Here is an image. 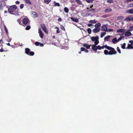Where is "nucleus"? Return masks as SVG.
<instances>
[{
    "label": "nucleus",
    "instance_id": "2",
    "mask_svg": "<svg viewBox=\"0 0 133 133\" xmlns=\"http://www.w3.org/2000/svg\"><path fill=\"white\" fill-rule=\"evenodd\" d=\"M110 49L109 50L110 51L109 52L107 50H105L104 51V53L105 55H116L117 54V52L114 48L110 46Z\"/></svg>",
    "mask_w": 133,
    "mask_h": 133
},
{
    "label": "nucleus",
    "instance_id": "21",
    "mask_svg": "<svg viewBox=\"0 0 133 133\" xmlns=\"http://www.w3.org/2000/svg\"><path fill=\"white\" fill-rule=\"evenodd\" d=\"M126 12L128 13L133 14V9L127 10L126 11Z\"/></svg>",
    "mask_w": 133,
    "mask_h": 133
},
{
    "label": "nucleus",
    "instance_id": "37",
    "mask_svg": "<svg viewBox=\"0 0 133 133\" xmlns=\"http://www.w3.org/2000/svg\"><path fill=\"white\" fill-rule=\"evenodd\" d=\"M89 22L90 23H96V22L95 21V20H90L89 21Z\"/></svg>",
    "mask_w": 133,
    "mask_h": 133
},
{
    "label": "nucleus",
    "instance_id": "64",
    "mask_svg": "<svg viewBox=\"0 0 133 133\" xmlns=\"http://www.w3.org/2000/svg\"><path fill=\"white\" fill-rule=\"evenodd\" d=\"M81 51H79V52H78V53H79V54H81Z\"/></svg>",
    "mask_w": 133,
    "mask_h": 133
},
{
    "label": "nucleus",
    "instance_id": "16",
    "mask_svg": "<svg viewBox=\"0 0 133 133\" xmlns=\"http://www.w3.org/2000/svg\"><path fill=\"white\" fill-rule=\"evenodd\" d=\"M95 9H94L91 8V9H90V8L88 7H87V12H92L93 11H95Z\"/></svg>",
    "mask_w": 133,
    "mask_h": 133
},
{
    "label": "nucleus",
    "instance_id": "53",
    "mask_svg": "<svg viewBox=\"0 0 133 133\" xmlns=\"http://www.w3.org/2000/svg\"><path fill=\"white\" fill-rule=\"evenodd\" d=\"M39 45L40 46L43 47V46L44 45L43 44L41 43H40Z\"/></svg>",
    "mask_w": 133,
    "mask_h": 133
},
{
    "label": "nucleus",
    "instance_id": "23",
    "mask_svg": "<svg viewBox=\"0 0 133 133\" xmlns=\"http://www.w3.org/2000/svg\"><path fill=\"white\" fill-rule=\"evenodd\" d=\"M25 3L29 5H31V3L30 0H24Z\"/></svg>",
    "mask_w": 133,
    "mask_h": 133
},
{
    "label": "nucleus",
    "instance_id": "33",
    "mask_svg": "<svg viewBox=\"0 0 133 133\" xmlns=\"http://www.w3.org/2000/svg\"><path fill=\"white\" fill-rule=\"evenodd\" d=\"M87 31L88 32L89 34H91V30L90 28H88L87 29Z\"/></svg>",
    "mask_w": 133,
    "mask_h": 133
},
{
    "label": "nucleus",
    "instance_id": "55",
    "mask_svg": "<svg viewBox=\"0 0 133 133\" xmlns=\"http://www.w3.org/2000/svg\"><path fill=\"white\" fill-rule=\"evenodd\" d=\"M58 20L59 21H61L62 20V19L61 18H58Z\"/></svg>",
    "mask_w": 133,
    "mask_h": 133
},
{
    "label": "nucleus",
    "instance_id": "12",
    "mask_svg": "<svg viewBox=\"0 0 133 133\" xmlns=\"http://www.w3.org/2000/svg\"><path fill=\"white\" fill-rule=\"evenodd\" d=\"M128 29L127 30V32H125V36H129L131 35V32Z\"/></svg>",
    "mask_w": 133,
    "mask_h": 133
},
{
    "label": "nucleus",
    "instance_id": "57",
    "mask_svg": "<svg viewBox=\"0 0 133 133\" xmlns=\"http://www.w3.org/2000/svg\"><path fill=\"white\" fill-rule=\"evenodd\" d=\"M84 51L85 52H86V53H88V50H87V49H85V50H84Z\"/></svg>",
    "mask_w": 133,
    "mask_h": 133
},
{
    "label": "nucleus",
    "instance_id": "39",
    "mask_svg": "<svg viewBox=\"0 0 133 133\" xmlns=\"http://www.w3.org/2000/svg\"><path fill=\"white\" fill-rule=\"evenodd\" d=\"M31 28V27L30 26H27L25 28V29L26 30H29Z\"/></svg>",
    "mask_w": 133,
    "mask_h": 133
},
{
    "label": "nucleus",
    "instance_id": "38",
    "mask_svg": "<svg viewBox=\"0 0 133 133\" xmlns=\"http://www.w3.org/2000/svg\"><path fill=\"white\" fill-rule=\"evenodd\" d=\"M117 51L119 53V54H121V51L118 47H117Z\"/></svg>",
    "mask_w": 133,
    "mask_h": 133
},
{
    "label": "nucleus",
    "instance_id": "30",
    "mask_svg": "<svg viewBox=\"0 0 133 133\" xmlns=\"http://www.w3.org/2000/svg\"><path fill=\"white\" fill-rule=\"evenodd\" d=\"M106 34V32H102L101 34L100 37L101 38L103 37Z\"/></svg>",
    "mask_w": 133,
    "mask_h": 133
},
{
    "label": "nucleus",
    "instance_id": "10",
    "mask_svg": "<svg viewBox=\"0 0 133 133\" xmlns=\"http://www.w3.org/2000/svg\"><path fill=\"white\" fill-rule=\"evenodd\" d=\"M100 30V28H95L92 31L94 33H96L97 32H99Z\"/></svg>",
    "mask_w": 133,
    "mask_h": 133
},
{
    "label": "nucleus",
    "instance_id": "4",
    "mask_svg": "<svg viewBox=\"0 0 133 133\" xmlns=\"http://www.w3.org/2000/svg\"><path fill=\"white\" fill-rule=\"evenodd\" d=\"M25 53L26 54L30 56H33L34 54V52L33 51H30V49L28 48L25 49Z\"/></svg>",
    "mask_w": 133,
    "mask_h": 133
},
{
    "label": "nucleus",
    "instance_id": "47",
    "mask_svg": "<svg viewBox=\"0 0 133 133\" xmlns=\"http://www.w3.org/2000/svg\"><path fill=\"white\" fill-rule=\"evenodd\" d=\"M85 49L83 47H81V51H84Z\"/></svg>",
    "mask_w": 133,
    "mask_h": 133
},
{
    "label": "nucleus",
    "instance_id": "44",
    "mask_svg": "<svg viewBox=\"0 0 133 133\" xmlns=\"http://www.w3.org/2000/svg\"><path fill=\"white\" fill-rule=\"evenodd\" d=\"M124 18V17L123 16H120L118 17L117 18L118 19H121Z\"/></svg>",
    "mask_w": 133,
    "mask_h": 133
},
{
    "label": "nucleus",
    "instance_id": "56",
    "mask_svg": "<svg viewBox=\"0 0 133 133\" xmlns=\"http://www.w3.org/2000/svg\"><path fill=\"white\" fill-rule=\"evenodd\" d=\"M20 3V2L19 1H17L16 2V4H19Z\"/></svg>",
    "mask_w": 133,
    "mask_h": 133
},
{
    "label": "nucleus",
    "instance_id": "8",
    "mask_svg": "<svg viewBox=\"0 0 133 133\" xmlns=\"http://www.w3.org/2000/svg\"><path fill=\"white\" fill-rule=\"evenodd\" d=\"M29 19L27 18H24L22 20V22L24 25L27 24L29 22Z\"/></svg>",
    "mask_w": 133,
    "mask_h": 133
},
{
    "label": "nucleus",
    "instance_id": "19",
    "mask_svg": "<svg viewBox=\"0 0 133 133\" xmlns=\"http://www.w3.org/2000/svg\"><path fill=\"white\" fill-rule=\"evenodd\" d=\"M112 42L113 43L115 44L117 42H118V40H117L116 38L115 37L112 39Z\"/></svg>",
    "mask_w": 133,
    "mask_h": 133
},
{
    "label": "nucleus",
    "instance_id": "61",
    "mask_svg": "<svg viewBox=\"0 0 133 133\" xmlns=\"http://www.w3.org/2000/svg\"><path fill=\"white\" fill-rule=\"evenodd\" d=\"M93 7V5H90V8H92Z\"/></svg>",
    "mask_w": 133,
    "mask_h": 133
},
{
    "label": "nucleus",
    "instance_id": "35",
    "mask_svg": "<svg viewBox=\"0 0 133 133\" xmlns=\"http://www.w3.org/2000/svg\"><path fill=\"white\" fill-rule=\"evenodd\" d=\"M124 37V36H121L118 39V42L119 41L121 40Z\"/></svg>",
    "mask_w": 133,
    "mask_h": 133
},
{
    "label": "nucleus",
    "instance_id": "50",
    "mask_svg": "<svg viewBox=\"0 0 133 133\" xmlns=\"http://www.w3.org/2000/svg\"><path fill=\"white\" fill-rule=\"evenodd\" d=\"M125 1L126 3H128L129 2H131L132 1H133V0H125Z\"/></svg>",
    "mask_w": 133,
    "mask_h": 133
},
{
    "label": "nucleus",
    "instance_id": "32",
    "mask_svg": "<svg viewBox=\"0 0 133 133\" xmlns=\"http://www.w3.org/2000/svg\"><path fill=\"white\" fill-rule=\"evenodd\" d=\"M55 28L57 29V30H56V33L57 34L59 33L60 32V31H59V28L57 26H56L55 27Z\"/></svg>",
    "mask_w": 133,
    "mask_h": 133
},
{
    "label": "nucleus",
    "instance_id": "31",
    "mask_svg": "<svg viewBox=\"0 0 133 133\" xmlns=\"http://www.w3.org/2000/svg\"><path fill=\"white\" fill-rule=\"evenodd\" d=\"M75 1L78 4L81 5L82 4L81 1L80 0H75Z\"/></svg>",
    "mask_w": 133,
    "mask_h": 133
},
{
    "label": "nucleus",
    "instance_id": "17",
    "mask_svg": "<svg viewBox=\"0 0 133 133\" xmlns=\"http://www.w3.org/2000/svg\"><path fill=\"white\" fill-rule=\"evenodd\" d=\"M132 45L131 44L128 43L127 47L126 48V49H132Z\"/></svg>",
    "mask_w": 133,
    "mask_h": 133
},
{
    "label": "nucleus",
    "instance_id": "11",
    "mask_svg": "<svg viewBox=\"0 0 133 133\" xmlns=\"http://www.w3.org/2000/svg\"><path fill=\"white\" fill-rule=\"evenodd\" d=\"M38 33L40 37L42 38L43 37V34L41 30V28H39L38 29Z\"/></svg>",
    "mask_w": 133,
    "mask_h": 133
},
{
    "label": "nucleus",
    "instance_id": "63",
    "mask_svg": "<svg viewBox=\"0 0 133 133\" xmlns=\"http://www.w3.org/2000/svg\"><path fill=\"white\" fill-rule=\"evenodd\" d=\"M4 12L5 13H7V11L6 10H5Z\"/></svg>",
    "mask_w": 133,
    "mask_h": 133
},
{
    "label": "nucleus",
    "instance_id": "62",
    "mask_svg": "<svg viewBox=\"0 0 133 133\" xmlns=\"http://www.w3.org/2000/svg\"><path fill=\"white\" fill-rule=\"evenodd\" d=\"M6 44L8 46H10V44L9 43H7Z\"/></svg>",
    "mask_w": 133,
    "mask_h": 133
},
{
    "label": "nucleus",
    "instance_id": "1",
    "mask_svg": "<svg viewBox=\"0 0 133 133\" xmlns=\"http://www.w3.org/2000/svg\"><path fill=\"white\" fill-rule=\"evenodd\" d=\"M17 8V6L16 5H12L10 6L8 8V12L11 14H17L18 13V11H16V10Z\"/></svg>",
    "mask_w": 133,
    "mask_h": 133
},
{
    "label": "nucleus",
    "instance_id": "20",
    "mask_svg": "<svg viewBox=\"0 0 133 133\" xmlns=\"http://www.w3.org/2000/svg\"><path fill=\"white\" fill-rule=\"evenodd\" d=\"M83 46L86 48L87 49H89L90 48V45H88L86 43H84L83 44Z\"/></svg>",
    "mask_w": 133,
    "mask_h": 133
},
{
    "label": "nucleus",
    "instance_id": "28",
    "mask_svg": "<svg viewBox=\"0 0 133 133\" xmlns=\"http://www.w3.org/2000/svg\"><path fill=\"white\" fill-rule=\"evenodd\" d=\"M51 1V0H44V2L47 4H48Z\"/></svg>",
    "mask_w": 133,
    "mask_h": 133
},
{
    "label": "nucleus",
    "instance_id": "13",
    "mask_svg": "<svg viewBox=\"0 0 133 133\" xmlns=\"http://www.w3.org/2000/svg\"><path fill=\"white\" fill-rule=\"evenodd\" d=\"M125 31V29H118L117 30V33H119L121 32L124 33Z\"/></svg>",
    "mask_w": 133,
    "mask_h": 133
},
{
    "label": "nucleus",
    "instance_id": "49",
    "mask_svg": "<svg viewBox=\"0 0 133 133\" xmlns=\"http://www.w3.org/2000/svg\"><path fill=\"white\" fill-rule=\"evenodd\" d=\"M107 2L108 3H111L113 2V1L112 0H108Z\"/></svg>",
    "mask_w": 133,
    "mask_h": 133
},
{
    "label": "nucleus",
    "instance_id": "42",
    "mask_svg": "<svg viewBox=\"0 0 133 133\" xmlns=\"http://www.w3.org/2000/svg\"><path fill=\"white\" fill-rule=\"evenodd\" d=\"M94 0H86V1L88 3H92Z\"/></svg>",
    "mask_w": 133,
    "mask_h": 133
},
{
    "label": "nucleus",
    "instance_id": "7",
    "mask_svg": "<svg viewBox=\"0 0 133 133\" xmlns=\"http://www.w3.org/2000/svg\"><path fill=\"white\" fill-rule=\"evenodd\" d=\"M125 20L127 22L132 21L133 20V16H128L126 18Z\"/></svg>",
    "mask_w": 133,
    "mask_h": 133
},
{
    "label": "nucleus",
    "instance_id": "24",
    "mask_svg": "<svg viewBox=\"0 0 133 133\" xmlns=\"http://www.w3.org/2000/svg\"><path fill=\"white\" fill-rule=\"evenodd\" d=\"M101 23H98L95 25V26L96 28H100L99 27L101 26Z\"/></svg>",
    "mask_w": 133,
    "mask_h": 133
},
{
    "label": "nucleus",
    "instance_id": "22",
    "mask_svg": "<svg viewBox=\"0 0 133 133\" xmlns=\"http://www.w3.org/2000/svg\"><path fill=\"white\" fill-rule=\"evenodd\" d=\"M71 20L73 21L77 22L78 21V19L76 18H75L74 17H71L70 18Z\"/></svg>",
    "mask_w": 133,
    "mask_h": 133
},
{
    "label": "nucleus",
    "instance_id": "45",
    "mask_svg": "<svg viewBox=\"0 0 133 133\" xmlns=\"http://www.w3.org/2000/svg\"><path fill=\"white\" fill-rule=\"evenodd\" d=\"M24 6V5L23 4H21L20 5V8L21 9H22L23 8Z\"/></svg>",
    "mask_w": 133,
    "mask_h": 133
},
{
    "label": "nucleus",
    "instance_id": "15",
    "mask_svg": "<svg viewBox=\"0 0 133 133\" xmlns=\"http://www.w3.org/2000/svg\"><path fill=\"white\" fill-rule=\"evenodd\" d=\"M101 49H103L105 47V48L107 49H110V46H107V45H103L101 47Z\"/></svg>",
    "mask_w": 133,
    "mask_h": 133
},
{
    "label": "nucleus",
    "instance_id": "26",
    "mask_svg": "<svg viewBox=\"0 0 133 133\" xmlns=\"http://www.w3.org/2000/svg\"><path fill=\"white\" fill-rule=\"evenodd\" d=\"M32 14L33 15H35L36 17H38V14L36 12L33 11L32 12Z\"/></svg>",
    "mask_w": 133,
    "mask_h": 133
},
{
    "label": "nucleus",
    "instance_id": "52",
    "mask_svg": "<svg viewBox=\"0 0 133 133\" xmlns=\"http://www.w3.org/2000/svg\"><path fill=\"white\" fill-rule=\"evenodd\" d=\"M129 42L131 43V44L132 45L133 44V40H130L129 41Z\"/></svg>",
    "mask_w": 133,
    "mask_h": 133
},
{
    "label": "nucleus",
    "instance_id": "36",
    "mask_svg": "<svg viewBox=\"0 0 133 133\" xmlns=\"http://www.w3.org/2000/svg\"><path fill=\"white\" fill-rule=\"evenodd\" d=\"M60 28L63 31H65V29L64 26L62 25H61Z\"/></svg>",
    "mask_w": 133,
    "mask_h": 133
},
{
    "label": "nucleus",
    "instance_id": "27",
    "mask_svg": "<svg viewBox=\"0 0 133 133\" xmlns=\"http://www.w3.org/2000/svg\"><path fill=\"white\" fill-rule=\"evenodd\" d=\"M53 2L54 4V6H60V5L59 3H56L55 1H54Z\"/></svg>",
    "mask_w": 133,
    "mask_h": 133
},
{
    "label": "nucleus",
    "instance_id": "5",
    "mask_svg": "<svg viewBox=\"0 0 133 133\" xmlns=\"http://www.w3.org/2000/svg\"><path fill=\"white\" fill-rule=\"evenodd\" d=\"M6 3L5 1H0V9L3 10L4 8L6 6Z\"/></svg>",
    "mask_w": 133,
    "mask_h": 133
},
{
    "label": "nucleus",
    "instance_id": "29",
    "mask_svg": "<svg viewBox=\"0 0 133 133\" xmlns=\"http://www.w3.org/2000/svg\"><path fill=\"white\" fill-rule=\"evenodd\" d=\"M64 11L66 13L69 12V10L68 9L67 7H65L64 8Z\"/></svg>",
    "mask_w": 133,
    "mask_h": 133
},
{
    "label": "nucleus",
    "instance_id": "41",
    "mask_svg": "<svg viewBox=\"0 0 133 133\" xmlns=\"http://www.w3.org/2000/svg\"><path fill=\"white\" fill-rule=\"evenodd\" d=\"M130 29L128 30L130 31L133 30V25L129 27Z\"/></svg>",
    "mask_w": 133,
    "mask_h": 133
},
{
    "label": "nucleus",
    "instance_id": "54",
    "mask_svg": "<svg viewBox=\"0 0 133 133\" xmlns=\"http://www.w3.org/2000/svg\"><path fill=\"white\" fill-rule=\"evenodd\" d=\"M92 25V24H91L89 23L88 24V26L90 27Z\"/></svg>",
    "mask_w": 133,
    "mask_h": 133
},
{
    "label": "nucleus",
    "instance_id": "48",
    "mask_svg": "<svg viewBox=\"0 0 133 133\" xmlns=\"http://www.w3.org/2000/svg\"><path fill=\"white\" fill-rule=\"evenodd\" d=\"M113 29H109L108 30H107V31L110 32L111 31H113Z\"/></svg>",
    "mask_w": 133,
    "mask_h": 133
},
{
    "label": "nucleus",
    "instance_id": "18",
    "mask_svg": "<svg viewBox=\"0 0 133 133\" xmlns=\"http://www.w3.org/2000/svg\"><path fill=\"white\" fill-rule=\"evenodd\" d=\"M112 11V10L111 8H107L104 10V12L107 13L108 12H110Z\"/></svg>",
    "mask_w": 133,
    "mask_h": 133
},
{
    "label": "nucleus",
    "instance_id": "59",
    "mask_svg": "<svg viewBox=\"0 0 133 133\" xmlns=\"http://www.w3.org/2000/svg\"><path fill=\"white\" fill-rule=\"evenodd\" d=\"M3 51H4V50H3V49L2 48L0 50V52H3Z\"/></svg>",
    "mask_w": 133,
    "mask_h": 133
},
{
    "label": "nucleus",
    "instance_id": "34",
    "mask_svg": "<svg viewBox=\"0 0 133 133\" xmlns=\"http://www.w3.org/2000/svg\"><path fill=\"white\" fill-rule=\"evenodd\" d=\"M126 45V44L125 43H123L122 45L121 46V48L123 49H126L125 48Z\"/></svg>",
    "mask_w": 133,
    "mask_h": 133
},
{
    "label": "nucleus",
    "instance_id": "9",
    "mask_svg": "<svg viewBox=\"0 0 133 133\" xmlns=\"http://www.w3.org/2000/svg\"><path fill=\"white\" fill-rule=\"evenodd\" d=\"M107 25L106 24L103 25L101 28V30L102 31H107Z\"/></svg>",
    "mask_w": 133,
    "mask_h": 133
},
{
    "label": "nucleus",
    "instance_id": "51",
    "mask_svg": "<svg viewBox=\"0 0 133 133\" xmlns=\"http://www.w3.org/2000/svg\"><path fill=\"white\" fill-rule=\"evenodd\" d=\"M17 21L19 24L21 25V21L20 19H19L17 20Z\"/></svg>",
    "mask_w": 133,
    "mask_h": 133
},
{
    "label": "nucleus",
    "instance_id": "25",
    "mask_svg": "<svg viewBox=\"0 0 133 133\" xmlns=\"http://www.w3.org/2000/svg\"><path fill=\"white\" fill-rule=\"evenodd\" d=\"M110 36H108L104 38L105 41H108L110 38Z\"/></svg>",
    "mask_w": 133,
    "mask_h": 133
},
{
    "label": "nucleus",
    "instance_id": "14",
    "mask_svg": "<svg viewBox=\"0 0 133 133\" xmlns=\"http://www.w3.org/2000/svg\"><path fill=\"white\" fill-rule=\"evenodd\" d=\"M95 44L94 45H92V49L94 51H96L97 50V46Z\"/></svg>",
    "mask_w": 133,
    "mask_h": 133
},
{
    "label": "nucleus",
    "instance_id": "6",
    "mask_svg": "<svg viewBox=\"0 0 133 133\" xmlns=\"http://www.w3.org/2000/svg\"><path fill=\"white\" fill-rule=\"evenodd\" d=\"M41 26L43 30L47 34H48V29L46 27L45 25L44 24H41Z\"/></svg>",
    "mask_w": 133,
    "mask_h": 133
},
{
    "label": "nucleus",
    "instance_id": "58",
    "mask_svg": "<svg viewBox=\"0 0 133 133\" xmlns=\"http://www.w3.org/2000/svg\"><path fill=\"white\" fill-rule=\"evenodd\" d=\"M130 7H133V3L131 4L130 5Z\"/></svg>",
    "mask_w": 133,
    "mask_h": 133
},
{
    "label": "nucleus",
    "instance_id": "40",
    "mask_svg": "<svg viewBox=\"0 0 133 133\" xmlns=\"http://www.w3.org/2000/svg\"><path fill=\"white\" fill-rule=\"evenodd\" d=\"M4 29L6 33L7 34L8 33V30L6 27L5 26H4Z\"/></svg>",
    "mask_w": 133,
    "mask_h": 133
},
{
    "label": "nucleus",
    "instance_id": "43",
    "mask_svg": "<svg viewBox=\"0 0 133 133\" xmlns=\"http://www.w3.org/2000/svg\"><path fill=\"white\" fill-rule=\"evenodd\" d=\"M40 43L38 42H36L35 43V44L36 45L38 46L39 45Z\"/></svg>",
    "mask_w": 133,
    "mask_h": 133
},
{
    "label": "nucleus",
    "instance_id": "60",
    "mask_svg": "<svg viewBox=\"0 0 133 133\" xmlns=\"http://www.w3.org/2000/svg\"><path fill=\"white\" fill-rule=\"evenodd\" d=\"M2 42H3V41H2V39L0 40V43L1 44V43H3Z\"/></svg>",
    "mask_w": 133,
    "mask_h": 133
},
{
    "label": "nucleus",
    "instance_id": "3",
    "mask_svg": "<svg viewBox=\"0 0 133 133\" xmlns=\"http://www.w3.org/2000/svg\"><path fill=\"white\" fill-rule=\"evenodd\" d=\"M91 40L93 41H95L94 44L95 45H97L99 43V38L98 36L92 37L91 38Z\"/></svg>",
    "mask_w": 133,
    "mask_h": 133
},
{
    "label": "nucleus",
    "instance_id": "46",
    "mask_svg": "<svg viewBox=\"0 0 133 133\" xmlns=\"http://www.w3.org/2000/svg\"><path fill=\"white\" fill-rule=\"evenodd\" d=\"M97 50H101V46L100 45H98L97 46Z\"/></svg>",
    "mask_w": 133,
    "mask_h": 133
}]
</instances>
